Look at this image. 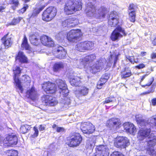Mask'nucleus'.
I'll return each mask as SVG.
<instances>
[{"instance_id":"obj_25","label":"nucleus","mask_w":156,"mask_h":156,"mask_svg":"<svg viewBox=\"0 0 156 156\" xmlns=\"http://www.w3.org/2000/svg\"><path fill=\"white\" fill-rule=\"evenodd\" d=\"M27 94L28 97L33 101L36 100L38 97L37 92L34 87H32L28 90Z\"/></svg>"},{"instance_id":"obj_60","label":"nucleus","mask_w":156,"mask_h":156,"mask_svg":"<svg viewBox=\"0 0 156 156\" xmlns=\"http://www.w3.org/2000/svg\"><path fill=\"white\" fill-rule=\"evenodd\" d=\"M151 102L152 104L154 106L156 105V98H154L152 100Z\"/></svg>"},{"instance_id":"obj_63","label":"nucleus","mask_w":156,"mask_h":156,"mask_svg":"<svg viewBox=\"0 0 156 156\" xmlns=\"http://www.w3.org/2000/svg\"><path fill=\"white\" fill-rule=\"evenodd\" d=\"M152 44H153L154 45H156V37L153 41Z\"/></svg>"},{"instance_id":"obj_12","label":"nucleus","mask_w":156,"mask_h":156,"mask_svg":"<svg viewBox=\"0 0 156 156\" xmlns=\"http://www.w3.org/2000/svg\"><path fill=\"white\" fill-rule=\"evenodd\" d=\"M80 128L84 133L88 134L92 133L95 130L94 126L89 122L82 123Z\"/></svg>"},{"instance_id":"obj_26","label":"nucleus","mask_w":156,"mask_h":156,"mask_svg":"<svg viewBox=\"0 0 156 156\" xmlns=\"http://www.w3.org/2000/svg\"><path fill=\"white\" fill-rule=\"evenodd\" d=\"M8 34L4 35L1 39L2 43L5 48H7L10 47L12 44V41L11 40V38L8 37Z\"/></svg>"},{"instance_id":"obj_9","label":"nucleus","mask_w":156,"mask_h":156,"mask_svg":"<svg viewBox=\"0 0 156 156\" xmlns=\"http://www.w3.org/2000/svg\"><path fill=\"white\" fill-rule=\"evenodd\" d=\"M80 35L81 32L80 30H72L67 33V39L70 42H76L79 39Z\"/></svg>"},{"instance_id":"obj_14","label":"nucleus","mask_w":156,"mask_h":156,"mask_svg":"<svg viewBox=\"0 0 156 156\" xmlns=\"http://www.w3.org/2000/svg\"><path fill=\"white\" fill-rule=\"evenodd\" d=\"M44 0H42L37 4L36 7L33 10L32 12L28 15L29 16L30 18L34 17L37 16L39 13L47 5V4L44 3Z\"/></svg>"},{"instance_id":"obj_19","label":"nucleus","mask_w":156,"mask_h":156,"mask_svg":"<svg viewBox=\"0 0 156 156\" xmlns=\"http://www.w3.org/2000/svg\"><path fill=\"white\" fill-rule=\"evenodd\" d=\"M95 58L96 56L94 54L86 56L84 58L80 59L77 61V63H79V66L84 67L87 63L91 62Z\"/></svg>"},{"instance_id":"obj_23","label":"nucleus","mask_w":156,"mask_h":156,"mask_svg":"<svg viewBox=\"0 0 156 156\" xmlns=\"http://www.w3.org/2000/svg\"><path fill=\"white\" fill-rule=\"evenodd\" d=\"M123 126L126 131L130 134H133L136 132V128L134 125L131 123L128 122L123 124Z\"/></svg>"},{"instance_id":"obj_8","label":"nucleus","mask_w":156,"mask_h":156,"mask_svg":"<svg viewBox=\"0 0 156 156\" xmlns=\"http://www.w3.org/2000/svg\"><path fill=\"white\" fill-rule=\"evenodd\" d=\"M17 136L12 133L5 137L3 140V143L5 146L13 147L17 144Z\"/></svg>"},{"instance_id":"obj_28","label":"nucleus","mask_w":156,"mask_h":156,"mask_svg":"<svg viewBox=\"0 0 156 156\" xmlns=\"http://www.w3.org/2000/svg\"><path fill=\"white\" fill-rule=\"evenodd\" d=\"M120 75L121 78L123 79L130 77L132 75L130 69L129 67H125L121 71Z\"/></svg>"},{"instance_id":"obj_46","label":"nucleus","mask_w":156,"mask_h":156,"mask_svg":"<svg viewBox=\"0 0 156 156\" xmlns=\"http://www.w3.org/2000/svg\"><path fill=\"white\" fill-rule=\"evenodd\" d=\"M109 78V75L108 74L105 73L102 76L100 79V80L103 82H106Z\"/></svg>"},{"instance_id":"obj_3","label":"nucleus","mask_w":156,"mask_h":156,"mask_svg":"<svg viewBox=\"0 0 156 156\" xmlns=\"http://www.w3.org/2000/svg\"><path fill=\"white\" fill-rule=\"evenodd\" d=\"M81 0H67L65 3L64 11L65 13L71 15L82 8Z\"/></svg>"},{"instance_id":"obj_35","label":"nucleus","mask_w":156,"mask_h":156,"mask_svg":"<svg viewBox=\"0 0 156 156\" xmlns=\"http://www.w3.org/2000/svg\"><path fill=\"white\" fill-rule=\"evenodd\" d=\"M31 127L27 125H24L21 126L20 128V132L21 133L25 134L30 129Z\"/></svg>"},{"instance_id":"obj_4","label":"nucleus","mask_w":156,"mask_h":156,"mask_svg":"<svg viewBox=\"0 0 156 156\" xmlns=\"http://www.w3.org/2000/svg\"><path fill=\"white\" fill-rule=\"evenodd\" d=\"M56 82L59 88V92L63 98H62L61 103L64 105H69L70 99L68 97H67L68 94L69 90L67 88L66 84L64 81L60 79L57 80Z\"/></svg>"},{"instance_id":"obj_56","label":"nucleus","mask_w":156,"mask_h":156,"mask_svg":"<svg viewBox=\"0 0 156 156\" xmlns=\"http://www.w3.org/2000/svg\"><path fill=\"white\" fill-rule=\"evenodd\" d=\"M145 67V65L143 63H141V64H140L136 66H135V68L140 69H143Z\"/></svg>"},{"instance_id":"obj_22","label":"nucleus","mask_w":156,"mask_h":156,"mask_svg":"<svg viewBox=\"0 0 156 156\" xmlns=\"http://www.w3.org/2000/svg\"><path fill=\"white\" fill-rule=\"evenodd\" d=\"M40 41L43 45L49 47H52L54 45V42L50 37L45 35L41 36Z\"/></svg>"},{"instance_id":"obj_17","label":"nucleus","mask_w":156,"mask_h":156,"mask_svg":"<svg viewBox=\"0 0 156 156\" xmlns=\"http://www.w3.org/2000/svg\"><path fill=\"white\" fill-rule=\"evenodd\" d=\"M42 88L47 94L54 93L56 90L55 84L49 82L43 83L42 86Z\"/></svg>"},{"instance_id":"obj_15","label":"nucleus","mask_w":156,"mask_h":156,"mask_svg":"<svg viewBox=\"0 0 156 156\" xmlns=\"http://www.w3.org/2000/svg\"><path fill=\"white\" fill-rule=\"evenodd\" d=\"M109 154L107 146L101 145L97 147L94 156H108Z\"/></svg>"},{"instance_id":"obj_64","label":"nucleus","mask_w":156,"mask_h":156,"mask_svg":"<svg viewBox=\"0 0 156 156\" xmlns=\"http://www.w3.org/2000/svg\"><path fill=\"white\" fill-rule=\"evenodd\" d=\"M146 52H141V55L142 56H144L146 55Z\"/></svg>"},{"instance_id":"obj_41","label":"nucleus","mask_w":156,"mask_h":156,"mask_svg":"<svg viewBox=\"0 0 156 156\" xmlns=\"http://www.w3.org/2000/svg\"><path fill=\"white\" fill-rule=\"evenodd\" d=\"M22 19V18L20 17L17 18H14L12 21L8 24V25H14L20 22V20Z\"/></svg>"},{"instance_id":"obj_13","label":"nucleus","mask_w":156,"mask_h":156,"mask_svg":"<svg viewBox=\"0 0 156 156\" xmlns=\"http://www.w3.org/2000/svg\"><path fill=\"white\" fill-rule=\"evenodd\" d=\"M126 33L124 29L120 26H118L112 32L111 37V39L113 41H115L119 38L122 37V35L125 36Z\"/></svg>"},{"instance_id":"obj_58","label":"nucleus","mask_w":156,"mask_h":156,"mask_svg":"<svg viewBox=\"0 0 156 156\" xmlns=\"http://www.w3.org/2000/svg\"><path fill=\"white\" fill-rule=\"evenodd\" d=\"M39 129L40 131H44L45 129V127L42 125H40L39 126Z\"/></svg>"},{"instance_id":"obj_55","label":"nucleus","mask_w":156,"mask_h":156,"mask_svg":"<svg viewBox=\"0 0 156 156\" xmlns=\"http://www.w3.org/2000/svg\"><path fill=\"white\" fill-rule=\"evenodd\" d=\"M105 82H103L101 81V80H100L99 81H98L97 84V88L98 89H100L101 88L102 86L105 84Z\"/></svg>"},{"instance_id":"obj_6","label":"nucleus","mask_w":156,"mask_h":156,"mask_svg":"<svg viewBox=\"0 0 156 156\" xmlns=\"http://www.w3.org/2000/svg\"><path fill=\"white\" fill-rule=\"evenodd\" d=\"M129 144V141L128 138L123 136L118 137L114 143L115 147L121 149L126 148Z\"/></svg>"},{"instance_id":"obj_43","label":"nucleus","mask_w":156,"mask_h":156,"mask_svg":"<svg viewBox=\"0 0 156 156\" xmlns=\"http://www.w3.org/2000/svg\"><path fill=\"white\" fill-rule=\"evenodd\" d=\"M147 153L152 156L155 155L156 154V152L153 147L147 148Z\"/></svg>"},{"instance_id":"obj_48","label":"nucleus","mask_w":156,"mask_h":156,"mask_svg":"<svg viewBox=\"0 0 156 156\" xmlns=\"http://www.w3.org/2000/svg\"><path fill=\"white\" fill-rule=\"evenodd\" d=\"M29 8V5L28 4L25 3L23 4V7L20 10V12L23 13L24 12L27 10V9Z\"/></svg>"},{"instance_id":"obj_40","label":"nucleus","mask_w":156,"mask_h":156,"mask_svg":"<svg viewBox=\"0 0 156 156\" xmlns=\"http://www.w3.org/2000/svg\"><path fill=\"white\" fill-rule=\"evenodd\" d=\"M115 18H119V16L115 12H112L109 14L108 21H110V22L111 23L112 22L111 21H112L113 20L115 19Z\"/></svg>"},{"instance_id":"obj_18","label":"nucleus","mask_w":156,"mask_h":156,"mask_svg":"<svg viewBox=\"0 0 156 156\" xmlns=\"http://www.w3.org/2000/svg\"><path fill=\"white\" fill-rule=\"evenodd\" d=\"M136 121L138 124L140 126V127L141 129H148L150 126V124H148L142 118V115L139 114L136 116Z\"/></svg>"},{"instance_id":"obj_30","label":"nucleus","mask_w":156,"mask_h":156,"mask_svg":"<svg viewBox=\"0 0 156 156\" xmlns=\"http://www.w3.org/2000/svg\"><path fill=\"white\" fill-rule=\"evenodd\" d=\"M39 37L38 35H32L30 36L29 39L31 43L35 45H38L40 42Z\"/></svg>"},{"instance_id":"obj_11","label":"nucleus","mask_w":156,"mask_h":156,"mask_svg":"<svg viewBox=\"0 0 156 156\" xmlns=\"http://www.w3.org/2000/svg\"><path fill=\"white\" fill-rule=\"evenodd\" d=\"M106 62V60L104 59H99L90 67V71L94 73L100 72L104 68Z\"/></svg>"},{"instance_id":"obj_44","label":"nucleus","mask_w":156,"mask_h":156,"mask_svg":"<svg viewBox=\"0 0 156 156\" xmlns=\"http://www.w3.org/2000/svg\"><path fill=\"white\" fill-rule=\"evenodd\" d=\"M21 80L22 81V82L23 83L28 82V83H30V78L27 75H23L22 76ZM20 84H21V82H20Z\"/></svg>"},{"instance_id":"obj_29","label":"nucleus","mask_w":156,"mask_h":156,"mask_svg":"<svg viewBox=\"0 0 156 156\" xmlns=\"http://www.w3.org/2000/svg\"><path fill=\"white\" fill-rule=\"evenodd\" d=\"M65 64L62 62H58L55 63L53 67V70L55 72H58L63 69Z\"/></svg>"},{"instance_id":"obj_37","label":"nucleus","mask_w":156,"mask_h":156,"mask_svg":"<svg viewBox=\"0 0 156 156\" xmlns=\"http://www.w3.org/2000/svg\"><path fill=\"white\" fill-rule=\"evenodd\" d=\"M84 45V42L78 43L76 46V49L79 51L83 52L85 50Z\"/></svg>"},{"instance_id":"obj_54","label":"nucleus","mask_w":156,"mask_h":156,"mask_svg":"<svg viewBox=\"0 0 156 156\" xmlns=\"http://www.w3.org/2000/svg\"><path fill=\"white\" fill-rule=\"evenodd\" d=\"M127 60H128L130 62L132 63H134V58L133 56H128L126 57Z\"/></svg>"},{"instance_id":"obj_57","label":"nucleus","mask_w":156,"mask_h":156,"mask_svg":"<svg viewBox=\"0 0 156 156\" xmlns=\"http://www.w3.org/2000/svg\"><path fill=\"white\" fill-rule=\"evenodd\" d=\"M56 131L57 132H63L64 131V129L62 127H57L56 128Z\"/></svg>"},{"instance_id":"obj_33","label":"nucleus","mask_w":156,"mask_h":156,"mask_svg":"<svg viewBox=\"0 0 156 156\" xmlns=\"http://www.w3.org/2000/svg\"><path fill=\"white\" fill-rule=\"evenodd\" d=\"M80 78L78 76H75L72 78H71L70 83L73 86H78L80 83Z\"/></svg>"},{"instance_id":"obj_32","label":"nucleus","mask_w":156,"mask_h":156,"mask_svg":"<svg viewBox=\"0 0 156 156\" xmlns=\"http://www.w3.org/2000/svg\"><path fill=\"white\" fill-rule=\"evenodd\" d=\"M96 138L90 139L87 140L86 147L87 149H92L95 145Z\"/></svg>"},{"instance_id":"obj_1","label":"nucleus","mask_w":156,"mask_h":156,"mask_svg":"<svg viewBox=\"0 0 156 156\" xmlns=\"http://www.w3.org/2000/svg\"><path fill=\"white\" fill-rule=\"evenodd\" d=\"M85 12L88 17L94 16L96 18H104L107 12V9L104 7H101L96 12L94 6L91 2L88 3L87 5Z\"/></svg>"},{"instance_id":"obj_7","label":"nucleus","mask_w":156,"mask_h":156,"mask_svg":"<svg viewBox=\"0 0 156 156\" xmlns=\"http://www.w3.org/2000/svg\"><path fill=\"white\" fill-rule=\"evenodd\" d=\"M82 140V138L79 133H74L70 137L68 145L72 147H76L80 143Z\"/></svg>"},{"instance_id":"obj_5","label":"nucleus","mask_w":156,"mask_h":156,"mask_svg":"<svg viewBox=\"0 0 156 156\" xmlns=\"http://www.w3.org/2000/svg\"><path fill=\"white\" fill-rule=\"evenodd\" d=\"M57 9L54 7H50L45 10L42 15V19L44 21L48 22L51 20L55 16Z\"/></svg>"},{"instance_id":"obj_20","label":"nucleus","mask_w":156,"mask_h":156,"mask_svg":"<svg viewBox=\"0 0 156 156\" xmlns=\"http://www.w3.org/2000/svg\"><path fill=\"white\" fill-rule=\"evenodd\" d=\"M53 54L57 58L59 59H63L66 56V52L61 46L59 47L53 52Z\"/></svg>"},{"instance_id":"obj_50","label":"nucleus","mask_w":156,"mask_h":156,"mask_svg":"<svg viewBox=\"0 0 156 156\" xmlns=\"http://www.w3.org/2000/svg\"><path fill=\"white\" fill-rule=\"evenodd\" d=\"M150 122L156 126V115L152 116L150 119Z\"/></svg>"},{"instance_id":"obj_47","label":"nucleus","mask_w":156,"mask_h":156,"mask_svg":"<svg viewBox=\"0 0 156 156\" xmlns=\"http://www.w3.org/2000/svg\"><path fill=\"white\" fill-rule=\"evenodd\" d=\"M136 8L137 7L135 5L133 4H131L129 7L128 12H130V11L136 12Z\"/></svg>"},{"instance_id":"obj_51","label":"nucleus","mask_w":156,"mask_h":156,"mask_svg":"<svg viewBox=\"0 0 156 156\" xmlns=\"http://www.w3.org/2000/svg\"><path fill=\"white\" fill-rule=\"evenodd\" d=\"M114 98H106L105 100L103 102V103L106 104L112 102L114 101Z\"/></svg>"},{"instance_id":"obj_31","label":"nucleus","mask_w":156,"mask_h":156,"mask_svg":"<svg viewBox=\"0 0 156 156\" xmlns=\"http://www.w3.org/2000/svg\"><path fill=\"white\" fill-rule=\"evenodd\" d=\"M16 59H19L21 62L23 63H27L28 61L27 58L22 51L19 52Z\"/></svg>"},{"instance_id":"obj_61","label":"nucleus","mask_w":156,"mask_h":156,"mask_svg":"<svg viewBox=\"0 0 156 156\" xmlns=\"http://www.w3.org/2000/svg\"><path fill=\"white\" fill-rule=\"evenodd\" d=\"M151 56L152 59L156 58V53H153L151 54Z\"/></svg>"},{"instance_id":"obj_10","label":"nucleus","mask_w":156,"mask_h":156,"mask_svg":"<svg viewBox=\"0 0 156 156\" xmlns=\"http://www.w3.org/2000/svg\"><path fill=\"white\" fill-rule=\"evenodd\" d=\"M14 72V79L15 82L16 84V86L17 88V89L19 90L18 92L22 93L23 89L22 86L21 85L20 82L18 79V77L21 73V70L19 67L16 66L13 68V69Z\"/></svg>"},{"instance_id":"obj_36","label":"nucleus","mask_w":156,"mask_h":156,"mask_svg":"<svg viewBox=\"0 0 156 156\" xmlns=\"http://www.w3.org/2000/svg\"><path fill=\"white\" fill-rule=\"evenodd\" d=\"M85 48V50H90L92 49L94 47V43L92 42L88 41L84 42Z\"/></svg>"},{"instance_id":"obj_49","label":"nucleus","mask_w":156,"mask_h":156,"mask_svg":"<svg viewBox=\"0 0 156 156\" xmlns=\"http://www.w3.org/2000/svg\"><path fill=\"white\" fill-rule=\"evenodd\" d=\"M33 130L34 131V132L33 135H32V137L33 138H35L37 137L38 136L39 131L37 128L36 126H34L33 128Z\"/></svg>"},{"instance_id":"obj_24","label":"nucleus","mask_w":156,"mask_h":156,"mask_svg":"<svg viewBox=\"0 0 156 156\" xmlns=\"http://www.w3.org/2000/svg\"><path fill=\"white\" fill-rule=\"evenodd\" d=\"M88 93V89L86 87H81L80 89L75 92L76 97L80 99L82 96L87 95Z\"/></svg>"},{"instance_id":"obj_45","label":"nucleus","mask_w":156,"mask_h":156,"mask_svg":"<svg viewBox=\"0 0 156 156\" xmlns=\"http://www.w3.org/2000/svg\"><path fill=\"white\" fill-rule=\"evenodd\" d=\"M11 2L13 5L12 7L13 9L15 10L16 7H17L19 5L18 0H11Z\"/></svg>"},{"instance_id":"obj_39","label":"nucleus","mask_w":156,"mask_h":156,"mask_svg":"<svg viewBox=\"0 0 156 156\" xmlns=\"http://www.w3.org/2000/svg\"><path fill=\"white\" fill-rule=\"evenodd\" d=\"M129 12V19L131 22H133L135 20V17L136 16V12L130 11L128 12Z\"/></svg>"},{"instance_id":"obj_52","label":"nucleus","mask_w":156,"mask_h":156,"mask_svg":"<svg viewBox=\"0 0 156 156\" xmlns=\"http://www.w3.org/2000/svg\"><path fill=\"white\" fill-rule=\"evenodd\" d=\"M9 153L10 154V156H18V152L16 150L9 151Z\"/></svg>"},{"instance_id":"obj_38","label":"nucleus","mask_w":156,"mask_h":156,"mask_svg":"<svg viewBox=\"0 0 156 156\" xmlns=\"http://www.w3.org/2000/svg\"><path fill=\"white\" fill-rule=\"evenodd\" d=\"M118 59V58L117 55H111V57L109 58V62L111 64L113 63V66L115 67Z\"/></svg>"},{"instance_id":"obj_2","label":"nucleus","mask_w":156,"mask_h":156,"mask_svg":"<svg viewBox=\"0 0 156 156\" xmlns=\"http://www.w3.org/2000/svg\"><path fill=\"white\" fill-rule=\"evenodd\" d=\"M150 128L146 129H140L138 133L137 138L140 140H142L148 137L147 141V145L149 147H153L156 144V136L153 133L150 134Z\"/></svg>"},{"instance_id":"obj_34","label":"nucleus","mask_w":156,"mask_h":156,"mask_svg":"<svg viewBox=\"0 0 156 156\" xmlns=\"http://www.w3.org/2000/svg\"><path fill=\"white\" fill-rule=\"evenodd\" d=\"M21 47L22 48H25L26 50H29L30 49V47L27 43V39L25 35L24 36L21 44Z\"/></svg>"},{"instance_id":"obj_21","label":"nucleus","mask_w":156,"mask_h":156,"mask_svg":"<svg viewBox=\"0 0 156 156\" xmlns=\"http://www.w3.org/2000/svg\"><path fill=\"white\" fill-rule=\"evenodd\" d=\"M121 126V123L119 119L116 118H112L110 119L108 124L109 127L117 129Z\"/></svg>"},{"instance_id":"obj_59","label":"nucleus","mask_w":156,"mask_h":156,"mask_svg":"<svg viewBox=\"0 0 156 156\" xmlns=\"http://www.w3.org/2000/svg\"><path fill=\"white\" fill-rule=\"evenodd\" d=\"M154 80V79L153 78H152L151 79H150V80H149V82L148 83L146 84V85L147 86H150L152 83L153 82Z\"/></svg>"},{"instance_id":"obj_42","label":"nucleus","mask_w":156,"mask_h":156,"mask_svg":"<svg viewBox=\"0 0 156 156\" xmlns=\"http://www.w3.org/2000/svg\"><path fill=\"white\" fill-rule=\"evenodd\" d=\"M119 18H115V19L113 20L112 21H111L112 22H110V21H108V24L110 25L111 27H115L119 23Z\"/></svg>"},{"instance_id":"obj_27","label":"nucleus","mask_w":156,"mask_h":156,"mask_svg":"<svg viewBox=\"0 0 156 156\" xmlns=\"http://www.w3.org/2000/svg\"><path fill=\"white\" fill-rule=\"evenodd\" d=\"M77 21V19L73 17H71L63 21L62 25L63 27H66L68 25H70L69 26H73L76 24L75 23Z\"/></svg>"},{"instance_id":"obj_62","label":"nucleus","mask_w":156,"mask_h":156,"mask_svg":"<svg viewBox=\"0 0 156 156\" xmlns=\"http://www.w3.org/2000/svg\"><path fill=\"white\" fill-rule=\"evenodd\" d=\"M5 8L3 6H0V12H3V10L5 9Z\"/></svg>"},{"instance_id":"obj_53","label":"nucleus","mask_w":156,"mask_h":156,"mask_svg":"<svg viewBox=\"0 0 156 156\" xmlns=\"http://www.w3.org/2000/svg\"><path fill=\"white\" fill-rule=\"evenodd\" d=\"M111 156H124L119 151H114L111 155Z\"/></svg>"},{"instance_id":"obj_16","label":"nucleus","mask_w":156,"mask_h":156,"mask_svg":"<svg viewBox=\"0 0 156 156\" xmlns=\"http://www.w3.org/2000/svg\"><path fill=\"white\" fill-rule=\"evenodd\" d=\"M42 101L46 105L54 106L58 103V101L55 98L48 95H44L42 97Z\"/></svg>"}]
</instances>
